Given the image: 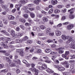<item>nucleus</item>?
<instances>
[{
	"label": "nucleus",
	"instance_id": "338daca9",
	"mask_svg": "<svg viewBox=\"0 0 75 75\" xmlns=\"http://www.w3.org/2000/svg\"><path fill=\"white\" fill-rule=\"evenodd\" d=\"M16 11V9L14 8L13 10H12V12L13 13H15Z\"/></svg>",
	"mask_w": 75,
	"mask_h": 75
},
{
	"label": "nucleus",
	"instance_id": "72a5a7b5",
	"mask_svg": "<svg viewBox=\"0 0 75 75\" xmlns=\"http://www.w3.org/2000/svg\"><path fill=\"white\" fill-rule=\"evenodd\" d=\"M8 70L7 69H4L2 70L1 71V72H4V73H6L7 72Z\"/></svg>",
	"mask_w": 75,
	"mask_h": 75
},
{
	"label": "nucleus",
	"instance_id": "13d9d810",
	"mask_svg": "<svg viewBox=\"0 0 75 75\" xmlns=\"http://www.w3.org/2000/svg\"><path fill=\"white\" fill-rule=\"evenodd\" d=\"M44 34L42 33H39L38 34V36H43V35H44Z\"/></svg>",
	"mask_w": 75,
	"mask_h": 75
},
{
	"label": "nucleus",
	"instance_id": "5701e85b",
	"mask_svg": "<svg viewBox=\"0 0 75 75\" xmlns=\"http://www.w3.org/2000/svg\"><path fill=\"white\" fill-rule=\"evenodd\" d=\"M74 8H72L71 9L68 10V12H70V14H72V13H74V12L73 11H74Z\"/></svg>",
	"mask_w": 75,
	"mask_h": 75
},
{
	"label": "nucleus",
	"instance_id": "423d86ee",
	"mask_svg": "<svg viewBox=\"0 0 75 75\" xmlns=\"http://www.w3.org/2000/svg\"><path fill=\"white\" fill-rule=\"evenodd\" d=\"M1 7L2 8H3L4 10H5L6 11H7V12L9 11V8H8L7 7V6L4 4H2L1 5Z\"/></svg>",
	"mask_w": 75,
	"mask_h": 75
},
{
	"label": "nucleus",
	"instance_id": "4468645a",
	"mask_svg": "<svg viewBox=\"0 0 75 75\" xmlns=\"http://www.w3.org/2000/svg\"><path fill=\"white\" fill-rule=\"evenodd\" d=\"M42 20L43 22H44L45 23H46V22H47V21H48V18H47L45 17H44L42 19Z\"/></svg>",
	"mask_w": 75,
	"mask_h": 75
},
{
	"label": "nucleus",
	"instance_id": "f704fd0d",
	"mask_svg": "<svg viewBox=\"0 0 75 75\" xmlns=\"http://www.w3.org/2000/svg\"><path fill=\"white\" fill-rule=\"evenodd\" d=\"M60 12V11L58 9H56L54 10V13H56V14H58V13H59Z\"/></svg>",
	"mask_w": 75,
	"mask_h": 75
},
{
	"label": "nucleus",
	"instance_id": "09e8293b",
	"mask_svg": "<svg viewBox=\"0 0 75 75\" xmlns=\"http://www.w3.org/2000/svg\"><path fill=\"white\" fill-rule=\"evenodd\" d=\"M66 11H67V9H65L64 10H61V12L62 13H66Z\"/></svg>",
	"mask_w": 75,
	"mask_h": 75
},
{
	"label": "nucleus",
	"instance_id": "8fccbe9b",
	"mask_svg": "<svg viewBox=\"0 0 75 75\" xmlns=\"http://www.w3.org/2000/svg\"><path fill=\"white\" fill-rule=\"evenodd\" d=\"M31 48V47H26L25 48V51H28L29 50H30V49Z\"/></svg>",
	"mask_w": 75,
	"mask_h": 75
},
{
	"label": "nucleus",
	"instance_id": "7ed1b4c3",
	"mask_svg": "<svg viewBox=\"0 0 75 75\" xmlns=\"http://www.w3.org/2000/svg\"><path fill=\"white\" fill-rule=\"evenodd\" d=\"M75 41H73L70 45V47L71 49L75 50Z\"/></svg>",
	"mask_w": 75,
	"mask_h": 75
},
{
	"label": "nucleus",
	"instance_id": "a878e982",
	"mask_svg": "<svg viewBox=\"0 0 75 75\" xmlns=\"http://www.w3.org/2000/svg\"><path fill=\"white\" fill-rule=\"evenodd\" d=\"M6 43H8V42L7 41H5L4 42H1V45L2 46H4L6 45L5 44Z\"/></svg>",
	"mask_w": 75,
	"mask_h": 75
},
{
	"label": "nucleus",
	"instance_id": "9b49d317",
	"mask_svg": "<svg viewBox=\"0 0 75 75\" xmlns=\"http://www.w3.org/2000/svg\"><path fill=\"white\" fill-rule=\"evenodd\" d=\"M58 3V1L57 0H52L51 3L52 5H55V4H57Z\"/></svg>",
	"mask_w": 75,
	"mask_h": 75
},
{
	"label": "nucleus",
	"instance_id": "37998d69",
	"mask_svg": "<svg viewBox=\"0 0 75 75\" xmlns=\"http://www.w3.org/2000/svg\"><path fill=\"white\" fill-rule=\"evenodd\" d=\"M23 10H27V9H29V8H28L27 6H24L23 8Z\"/></svg>",
	"mask_w": 75,
	"mask_h": 75
},
{
	"label": "nucleus",
	"instance_id": "dca6fc26",
	"mask_svg": "<svg viewBox=\"0 0 75 75\" xmlns=\"http://www.w3.org/2000/svg\"><path fill=\"white\" fill-rule=\"evenodd\" d=\"M41 1V0H34L33 1V3L34 4H37V5H38L39 4V2H40Z\"/></svg>",
	"mask_w": 75,
	"mask_h": 75
},
{
	"label": "nucleus",
	"instance_id": "cd10ccee",
	"mask_svg": "<svg viewBox=\"0 0 75 75\" xmlns=\"http://www.w3.org/2000/svg\"><path fill=\"white\" fill-rule=\"evenodd\" d=\"M64 75H71L70 72H65L63 73Z\"/></svg>",
	"mask_w": 75,
	"mask_h": 75
},
{
	"label": "nucleus",
	"instance_id": "6ab92c4d",
	"mask_svg": "<svg viewBox=\"0 0 75 75\" xmlns=\"http://www.w3.org/2000/svg\"><path fill=\"white\" fill-rule=\"evenodd\" d=\"M30 17H31V18H34L35 16V14L32 12L30 13Z\"/></svg>",
	"mask_w": 75,
	"mask_h": 75
},
{
	"label": "nucleus",
	"instance_id": "4d7b16f0",
	"mask_svg": "<svg viewBox=\"0 0 75 75\" xmlns=\"http://www.w3.org/2000/svg\"><path fill=\"white\" fill-rule=\"evenodd\" d=\"M4 64H0V69H1V68H3L4 67Z\"/></svg>",
	"mask_w": 75,
	"mask_h": 75
},
{
	"label": "nucleus",
	"instance_id": "e433bc0d",
	"mask_svg": "<svg viewBox=\"0 0 75 75\" xmlns=\"http://www.w3.org/2000/svg\"><path fill=\"white\" fill-rule=\"evenodd\" d=\"M45 52L46 53H49V52H51V50L50 49H46L45 50Z\"/></svg>",
	"mask_w": 75,
	"mask_h": 75
},
{
	"label": "nucleus",
	"instance_id": "ea45409f",
	"mask_svg": "<svg viewBox=\"0 0 75 75\" xmlns=\"http://www.w3.org/2000/svg\"><path fill=\"white\" fill-rule=\"evenodd\" d=\"M40 28L42 29V30H44V29L45 28V27L44 26L42 25L40 26Z\"/></svg>",
	"mask_w": 75,
	"mask_h": 75
},
{
	"label": "nucleus",
	"instance_id": "e2e57ef3",
	"mask_svg": "<svg viewBox=\"0 0 75 75\" xmlns=\"http://www.w3.org/2000/svg\"><path fill=\"white\" fill-rule=\"evenodd\" d=\"M62 25L61 23H59L58 25H57V27H62Z\"/></svg>",
	"mask_w": 75,
	"mask_h": 75
},
{
	"label": "nucleus",
	"instance_id": "f03ea898",
	"mask_svg": "<svg viewBox=\"0 0 75 75\" xmlns=\"http://www.w3.org/2000/svg\"><path fill=\"white\" fill-rule=\"evenodd\" d=\"M16 52L17 53H20L19 54L22 57L24 56V54L23 53V49H17L16 50Z\"/></svg>",
	"mask_w": 75,
	"mask_h": 75
},
{
	"label": "nucleus",
	"instance_id": "2eb2a0df",
	"mask_svg": "<svg viewBox=\"0 0 75 75\" xmlns=\"http://www.w3.org/2000/svg\"><path fill=\"white\" fill-rule=\"evenodd\" d=\"M51 29L50 28H48L47 29V30L46 32V34L47 35H48V34H49V33L51 32Z\"/></svg>",
	"mask_w": 75,
	"mask_h": 75
},
{
	"label": "nucleus",
	"instance_id": "79ce46f5",
	"mask_svg": "<svg viewBox=\"0 0 75 75\" xmlns=\"http://www.w3.org/2000/svg\"><path fill=\"white\" fill-rule=\"evenodd\" d=\"M42 15L41 14H37V17H38L39 18H41L42 17Z\"/></svg>",
	"mask_w": 75,
	"mask_h": 75
},
{
	"label": "nucleus",
	"instance_id": "864d4df0",
	"mask_svg": "<svg viewBox=\"0 0 75 75\" xmlns=\"http://www.w3.org/2000/svg\"><path fill=\"white\" fill-rule=\"evenodd\" d=\"M67 56L66 54H63L62 55V58H65V57H66Z\"/></svg>",
	"mask_w": 75,
	"mask_h": 75
},
{
	"label": "nucleus",
	"instance_id": "603ef678",
	"mask_svg": "<svg viewBox=\"0 0 75 75\" xmlns=\"http://www.w3.org/2000/svg\"><path fill=\"white\" fill-rule=\"evenodd\" d=\"M65 54L67 56V55H68L69 54V51H66L65 52Z\"/></svg>",
	"mask_w": 75,
	"mask_h": 75
},
{
	"label": "nucleus",
	"instance_id": "9d476101",
	"mask_svg": "<svg viewBox=\"0 0 75 75\" xmlns=\"http://www.w3.org/2000/svg\"><path fill=\"white\" fill-rule=\"evenodd\" d=\"M62 38L65 41L68 38V37L66 36L65 35H63L61 36Z\"/></svg>",
	"mask_w": 75,
	"mask_h": 75
},
{
	"label": "nucleus",
	"instance_id": "c9c22d12",
	"mask_svg": "<svg viewBox=\"0 0 75 75\" xmlns=\"http://www.w3.org/2000/svg\"><path fill=\"white\" fill-rule=\"evenodd\" d=\"M19 27L22 29V30H24L25 29V28L23 25H20Z\"/></svg>",
	"mask_w": 75,
	"mask_h": 75
},
{
	"label": "nucleus",
	"instance_id": "f257e3e1",
	"mask_svg": "<svg viewBox=\"0 0 75 75\" xmlns=\"http://www.w3.org/2000/svg\"><path fill=\"white\" fill-rule=\"evenodd\" d=\"M38 68L40 70L42 71V70L46 69L47 68V65L45 64H43L41 67L40 66H38Z\"/></svg>",
	"mask_w": 75,
	"mask_h": 75
},
{
	"label": "nucleus",
	"instance_id": "58836bf2",
	"mask_svg": "<svg viewBox=\"0 0 75 75\" xmlns=\"http://www.w3.org/2000/svg\"><path fill=\"white\" fill-rule=\"evenodd\" d=\"M53 11V9H51L48 11V13L49 14H52V12Z\"/></svg>",
	"mask_w": 75,
	"mask_h": 75
},
{
	"label": "nucleus",
	"instance_id": "ddd939ff",
	"mask_svg": "<svg viewBox=\"0 0 75 75\" xmlns=\"http://www.w3.org/2000/svg\"><path fill=\"white\" fill-rule=\"evenodd\" d=\"M11 34L13 37H15L16 36V34H15V32L13 30H11Z\"/></svg>",
	"mask_w": 75,
	"mask_h": 75
},
{
	"label": "nucleus",
	"instance_id": "0e129e2a",
	"mask_svg": "<svg viewBox=\"0 0 75 75\" xmlns=\"http://www.w3.org/2000/svg\"><path fill=\"white\" fill-rule=\"evenodd\" d=\"M1 40L3 41H5V40H6V38H1Z\"/></svg>",
	"mask_w": 75,
	"mask_h": 75
},
{
	"label": "nucleus",
	"instance_id": "39448f33",
	"mask_svg": "<svg viewBox=\"0 0 75 75\" xmlns=\"http://www.w3.org/2000/svg\"><path fill=\"white\" fill-rule=\"evenodd\" d=\"M64 50V47H60L57 49V51H58L59 50L58 52L60 54H62V53H64V51L62 50Z\"/></svg>",
	"mask_w": 75,
	"mask_h": 75
},
{
	"label": "nucleus",
	"instance_id": "f8f14e48",
	"mask_svg": "<svg viewBox=\"0 0 75 75\" xmlns=\"http://www.w3.org/2000/svg\"><path fill=\"white\" fill-rule=\"evenodd\" d=\"M19 2L21 4H23L27 3V1L26 0H20Z\"/></svg>",
	"mask_w": 75,
	"mask_h": 75
},
{
	"label": "nucleus",
	"instance_id": "0eeeda50",
	"mask_svg": "<svg viewBox=\"0 0 75 75\" xmlns=\"http://www.w3.org/2000/svg\"><path fill=\"white\" fill-rule=\"evenodd\" d=\"M63 65H64L65 67L66 68H69V64L67 62H65L63 63L62 64Z\"/></svg>",
	"mask_w": 75,
	"mask_h": 75
},
{
	"label": "nucleus",
	"instance_id": "f3484780",
	"mask_svg": "<svg viewBox=\"0 0 75 75\" xmlns=\"http://www.w3.org/2000/svg\"><path fill=\"white\" fill-rule=\"evenodd\" d=\"M9 48L11 49V51H14V50H15V47H14V46L13 45H10L9 46Z\"/></svg>",
	"mask_w": 75,
	"mask_h": 75
},
{
	"label": "nucleus",
	"instance_id": "393cba45",
	"mask_svg": "<svg viewBox=\"0 0 75 75\" xmlns=\"http://www.w3.org/2000/svg\"><path fill=\"white\" fill-rule=\"evenodd\" d=\"M15 43H19V42H22V40L19 39L16 40L15 41Z\"/></svg>",
	"mask_w": 75,
	"mask_h": 75
},
{
	"label": "nucleus",
	"instance_id": "bf43d9fd",
	"mask_svg": "<svg viewBox=\"0 0 75 75\" xmlns=\"http://www.w3.org/2000/svg\"><path fill=\"white\" fill-rule=\"evenodd\" d=\"M2 14L3 15H4L5 16L7 14V12L5 11H4L2 13Z\"/></svg>",
	"mask_w": 75,
	"mask_h": 75
},
{
	"label": "nucleus",
	"instance_id": "1a4fd4ad",
	"mask_svg": "<svg viewBox=\"0 0 75 75\" xmlns=\"http://www.w3.org/2000/svg\"><path fill=\"white\" fill-rule=\"evenodd\" d=\"M55 32L56 36H60V35H61V31H59V30H56Z\"/></svg>",
	"mask_w": 75,
	"mask_h": 75
},
{
	"label": "nucleus",
	"instance_id": "3c124183",
	"mask_svg": "<svg viewBox=\"0 0 75 75\" xmlns=\"http://www.w3.org/2000/svg\"><path fill=\"white\" fill-rule=\"evenodd\" d=\"M47 42L50 43V42H53V40H47Z\"/></svg>",
	"mask_w": 75,
	"mask_h": 75
},
{
	"label": "nucleus",
	"instance_id": "680f3d73",
	"mask_svg": "<svg viewBox=\"0 0 75 75\" xmlns=\"http://www.w3.org/2000/svg\"><path fill=\"white\" fill-rule=\"evenodd\" d=\"M4 23L5 24H7L8 23V21L6 20L4 21Z\"/></svg>",
	"mask_w": 75,
	"mask_h": 75
},
{
	"label": "nucleus",
	"instance_id": "bb28decb",
	"mask_svg": "<svg viewBox=\"0 0 75 75\" xmlns=\"http://www.w3.org/2000/svg\"><path fill=\"white\" fill-rule=\"evenodd\" d=\"M65 68L64 67H60V68H59V71H63L65 70Z\"/></svg>",
	"mask_w": 75,
	"mask_h": 75
},
{
	"label": "nucleus",
	"instance_id": "473e14b6",
	"mask_svg": "<svg viewBox=\"0 0 75 75\" xmlns=\"http://www.w3.org/2000/svg\"><path fill=\"white\" fill-rule=\"evenodd\" d=\"M10 23L11 24H12L13 25H16V24H17V23L13 21H11L10 22Z\"/></svg>",
	"mask_w": 75,
	"mask_h": 75
},
{
	"label": "nucleus",
	"instance_id": "20e7f679",
	"mask_svg": "<svg viewBox=\"0 0 75 75\" xmlns=\"http://www.w3.org/2000/svg\"><path fill=\"white\" fill-rule=\"evenodd\" d=\"M74 27V25L73 24H70L67 25L66 28L67 30H71V29L73 28Z\"/></svg>",
	"mask_w": 75,
	"mask_h": 75
},
{
	"label": "nucleus",
	"instance_id": "b1692460",
	"mask_svg": "<svg viewBox=\"0 0 75 75\" xmlns=\"http://www.w3.org/2000/svg\"><path fill=\"white\" fill-rule=\"evenodd\" d=\"M28 39V37L27 36H25L23 38L22 40L23 41H27Z\"/></svg>",
	"mask_w": 75,
	"mask_h": 75
},
{
	"label": "nucleus",
	"instance_id": "4c0bfd02",
	"mask_svg": "<svg viewBox=\"0 0 75 75\" xmlns=\"http://www.w3.org/2000/svg\"><path fill=\"white\" fill-rule=\"evenodd\" d=\"M69 62L70 64H74L75 63V61L74 60H70L69 61Z\"/></svg>",
	"mask_w": 75,
	"mask_h": 75
},
{
	"label": "nucleus",
	"instance_id": "de8ad7c7",
	"mask_svg": "<svg viewBox=\"0 0 75 75\" xmlns=\"http://www.w3.org/2000/svg\"><path fill=\"white\" fill-rule=\"evenodd\" d=\"M50 54H52V55H54L55 54H57V53L55 52H52L50 53Z\"/></svg>",
	"mask_w": 75,
	"mask_h": 75
},
{
	"label": "nucleus",
	"instance_id": "c756f323",
	"mask_svg": "<svg viewBox=\"0 0 75 75\" xmlns=\"http://www.w3.org/2000/svg\"><path fill=\"white\" fill-rule=\"evenodd\" d=\"M46 71H47V72H51L52 73H53V72H54V71L50 69L49 68L46 70Z\"/></svg>",
	"mask_w": 75,
	"mask_h": 75
},
{
	"label": "nucleus",
	"instance_id": "052dcab7",
	"mask_svg": "<svg viewBox=\"0 0 75 75\" xmlns=\"http://www.w3.org/2000/svg\"><path fill=\"white\" fill-rule=\"evenodd\" d=\"M34 48H31V50H30V52H33L34 51Z\"/></svg>",
	"mask_w": 75,
	"mask_h": 75
},
{
	"label": "nucleus",
	"instance_id": "6e6d98bb",
	"mask_svg": "<svg viewBox=\"0 0 75 75\" xmlns=\"http://www.w3.org/2000/svg\"><path fill=\"white\" fill-rule=\"evenodd\" d=\"M20 28L18 27H17L16 28V30L17 31H20Z\"/></svg>",
	"mask_w": 75,
	"mask_h": 75
},
{
	"label": "nucleus",
	"instance_id": "69168bd1",
	"mask_svg": "<svg viewBox=\"0 0 75 75\" xmlns=\"http://www.w3.org/2000/svg\"><path fill=\"white\" fill-rule=\"evenodd\" d=\"M37 52L38 53H41V50L40 49H38L37 50Z\"/></svg>",
	"mask_w": 75,
	"mask_h": 75
},
{
	"label": "nucleus",
	"instance_id": "49530a36",
	"mask_svg": "<svg viewBox=\"0 0 75 75\" xmlns=\"http://www.w3.org/2000/svg\"><path fill=\"white\" fill-rule=\"evenodd\" d=\"M52 59L53 61H54V59H55V58H56V57H57L55 55H54V56H52Z\"/></svg>",
	"mask_w": 75,
	"mask_h": 75
},
{
	"label": "nucleus",
	"instance_id": "412c9836",
	"mask_svg": "<svg viewBox=\"0 0 75 75\" xmlns=\"http://www.w3.org/2000/svg\"><path fill=\"white\" fill-rule=\"evenodd\" d=\"M16 36H18V37H21L23 36V33L19 32L17 33L16 35Z\"/></svg>",
	"mask_w": 75,
	"mask_h": 75
},
{
	"label": "nucleus",
	"instance_id": "aec40b11",
	"mask_svg": "<svg viewBox=\"0 0 75 75\" xmlns=\"http://www.w3.org/2000/svg\"><path fill=\"white\" fill-rule=\"evenodd\" d=\"M9 66L11 67H14L16 66V64L13 62H12L11 63H9Z\"/></svg>",
	"mask_w": 75,
	"mask_h": 75
},
{
	"label": "nucleus",
	"instance_id": "a211bd4d",
	"mask_svg": "<svg viewBox=\"0 0 75 75\" xmlns=\"http://www.w3.org/2000/svg\"><path fill=\"white\" fill-rule=\"evenodd\" d=\"M13 62H15L16 64H19V65H20V64H21L20 60L19 59L17 60V61L16 60H14Z\"/></svg>",
	"mask_w": 75,
	"mask_h": 75
},
{
	"label": "nucleus",
	"instance_id": "c03bdc74",
	"mask_svg": "<svg viewBox=\"0 0 75 75\" xmlns=\"http://www.w3.org/2000/svg\"><path fill=\"white\" fill-rule=\"evenodd\" d=\"M30 70H31V71H34L35 72H38V70H37V69H33V68H31L30 69Z\"/></svg>",
	"mask_w": 75,
	"mask_h": 75
},
{
	"label": "nucleus",
	"instance_id": "c85d7f7f",
	"mask_svg": "<svg viewBox=\"0 0 75 75\" xmlns=\"http://www.w3.org/2000/svg\"><path fill=\"white\" fill-rule=\"evenodd\" d=\"M19 21H21V22H22L23 23H24L25 22V20L23 18L20 19H19Z\"/></svg>",
	"mask_w": 75,
	"mask_h": 75
},
{
	"label": "nucleus",
	"instance_id": "7c9ffc66",
	"mask_svg": "<svg viewBox=\"0 0 75 75\" xmlns=\"http://www.w3.org/2000/svg\"><path fill=\"white\" fill-rule=\"evenodd\" d=\"M69 17L70 18H71V19H73L74 17V15L72 14H70L69 16Z\"/></svg>",
	"mask_w": 75,
	"mask_h": 75
},
{
	"label": "nucleus",
	"instance_id": "5fc2aeb1",
	"mask_svg": "<svg viewBox=\"0 0 75 75\" xmlns=\"http://www.w3.org/2000/svg\"><path fill=\"white\" fill-rule=\"evenodd\" d=\"M49 35L50 36H53L54 35V33H49Z\"/></svg>",
	"mask_w": 75,
	"mask_h": 75
},
{
	"label": "nucleus",
	"instance_id": "a19ab883",
	"mask_svg": "<svg viewBox=\"0 0 75 75\" xmlns=\"http://www.w3.org/2000/svg\"><path fill=\"white\" fill-rule=\"evenodd\" d=\"M0 32H1V33H3V34H4L5 33H6V31L4 30H0Z\"/></svg>",
	"mask_w": 75,
	"mask_h": 75
},
{
	"label": "nucleus",
	"instance_id": "774afa93",
	"mask_svg": "<svg viewBox=\"0 0 75 75\" xmlns=\"http://www.w3.org/2000/svg\"><path fill=\"white\" fill-rule=\"evenodd\" d=\"M13 4H10V8H12L13 7Z\"/></svg>",
	"mask_w": 75,
	"mask_h": 75
},
{
	"label": "nucleus",
	"instance_id": "a18cd8bd",
	"mask_svg": "<svg viewBox=\"0 0 75 75\" xmlns=\"http://www.w3.org/2000/svg\"><path fill=\"white\" fill-rule=\"evenodd\" d=\"M66 19V17L65 16H63L62 17V18H61V20H64Z\"/></svg>",
	"mask_w": 75,
	"mask_h": 75
},
{
	"label": "nucleus",
	"instance_id": "2f4dec72",
	"mask_svg": "<svg viewBox=\"0 0 75 75\" xmlns=\"http://www.w3.org/2000/svg\"><path fill=\"white\" fill-rule=\"evenodd\" d=\"M23 16L25 18H28V15L27 14H25L23 15Z\"/></svg>",
	"mask_w": 75,
	"mask_h": 75
},
{
	"label": "nucleus",
	"instance_id": "6e6552de",
	"mask_svg": "<svg viewBox=\"0 0 75 75\" xmlns=\"http://www.w3.org/2000/svg\"><path fill=\"white\" fill-rule=\"evenodd\" d=\"M8 18L9 20H13L15 18L14 16L11 15H8Z\"/></svg>",
	"mask_w": 75,
	"mask_h": 75
},
{
	"label": "nucleus",
	"instance_id": "4be33fe9",
	"mask_svg": "<svg viewBox=\"0 0 75 75\" xmlns=\"http://www.w3.org/2000/svg\"><path fill=\"white\" fill-rule=\"evenodd\" d=\"M68 38L69 39V40L67 41V43H69V42L72 41V38H71V37H68Z\"/></svg>",
	"mask_w": 75,
	"mask_h": 75
}]
</instances>
